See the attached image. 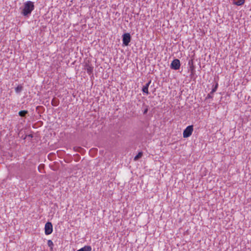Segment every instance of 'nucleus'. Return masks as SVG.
<instances>
[{
    "label": "nucleus",
    "instance_id": "1",
    "mask_svg": "<svg viewBox=\"0 0 251 251\" xmlns=\"http://www.w3.org/2000/svg\"><path fill=\"white\" fill-rule=\"evenodd\" d=\"M34 9V3L31 1H27L24 4L21 14L24 16H28L31 14Z\"/></svg>",
    "mask_w": 251,
    "mask_h": 251
},
{
    "label": "nucleus",
    "instance_id": "2",
    "mask_svg": "<svg viewBox=\"0 0 251 251\" xmlns=\"http://www.w3.org/2000/svg\"><path fill=\"white\" fill-rule=\"evenodd\" d=\"M193 126L191 125L186 127V128L184 130L183 132V137L184 138H188L190 137L193 132Z\"/></svg>",
    "mask_w": 251,
    "mask_h": 251
},
{
    "label": "nucleus",
    "instance_id": "3",
    "mask_svg": "<svg viewBox=\"0 0 251 251\" xmlns=\"http://www.w3.org/2000/svg\"><path fill=\"white\" fill-rule=\"evenodd\" d=\"M131 36L129 33H126L122 35L123 44L125 46H127L131 41Z\"/></svg>",
    "mask_w": 251,
    "mask_h": 251
},
{
    "label": "nucleus",
    "instance_id": "4",
    "mask_svg": "<svg viewBox=\"0 0 251 251\" xmlns=\"http://www.w3.org/2000/svg\"><path fill=\"white\" fill-rule=\"evenodd\" d=\"M53 231L52 225L50 222H47L45 226V233L46 235L50 234Z\"/></svg>",
    "mask_w": 251,
    "mask_h": 251
},
{
    "label": "nucleus",
    "instance_id": "5",
    "mask_svg": "<svg viewBox=\"0 0 251 251\" xmlns=\"http://www.w3.org/2000/svg\"><path fill=\"white\" fill-rule=\"evenodd\" d=\"M180 61L178 59H174L171 63L170 67L172 69L175 70H177L180 68Z\"/></svg>",
    "mask_w": 251,
    "mask_h": 251
},
{
    "label": "nucleus",
    "instance_id": "6",
    "mask_svg": "<svg viewBox=\"0 0 251 251\" xmlns=\"http://www.w3.org/2000/svg\"><path fill=\"white\" fill-rule=\"evenodd\" d=\"M84 68L89 75L93 74L94 67L89 62L85 63Z\"/></svg>",
    "mask_w": 251,
    "mask_h": 251
},
{
    "label": "nucleus",
    "instance_id": "7",
    "mask_svg": "<svg viewBox=\"0 0 251 251\" xmlns=\"http://www.w3.org/2000/svg\"><path fill=\"white\" fill-rule=\"evenodd\" d=\"M151 81L150 80L148 83L146 84L142 88V91L143 93H146V94H149L148 88L149 87L151 83Z\"/></svg>",
    "mask_w": 251,
    "mask_h": 251
},
{
    "label": "nucleus",
    "instance_id": "8",
    "mask_svg": "<svg viewBox=\"0 0 251 251\" xmlns=\"http://www.w3.org/2000/svg\"><path fill=\"white\" fill-rule=\"evenodd\" d=\"M91 250L92 248L90 246H85L78 250L77 251H91Z\"/></svg>",
    "mask_w": 251,
    "mask_h": 251
},
{
    "label": "nucleus",
    "instance_id": "9",
    "mask_svg": "<svg viewBox=\"0 0 251 251\" xmlns=\"http://www.w3.org/2000/svg\"><path fill=\"white\" fill-rule=\"evenodd\" d=\"M245 0H237L236 1H234L233 3L235 5L240 6L243 5L245 3Z\"/></svg>",
    "mask_w": 251,
    "mask_h": 251
},
{
    "label": "nucleus",
    "instance_id": "10",
    "mask_svg": "<svg viewBox=\"0 0 251 251\" xmlns=\"http://www.w3.org/2000/svg\"><path fill=\"white\" fill-rule=\"evenodd\" d=\"M47 244H48V246L50 247V250L51 251H52L53 248V246H54V244H53V242L51 240H49L48 241Z\"/></svg>",
    "mask_w": 251,
    "mask_h": 251
},
{
    "label": "nucleus",
    "instance_id": "11",
    "mask_svg": "<svg viewBox=\"0 0 251 251\" xmlns=\"http://www.w3.org/2000/svg\"><path fill=\"white\" fill-rule=\"evenodd\" d=\"M28 111L27 110H22L19 112V115L21 117H25Z\"/></svg>",
    "mask_w": 251,
    "mask_h": 251
},
{
    "label": "nucleus",
    "instance_id": "12",
    "mask_svg": "<svg viewBox=\"0 0 251 251\" xmlns=\"http://www.w3.org/2000/svg\"><path fill=\"white\" fill-rule=\"evenodd\" d=\"M23 90V87L21 85H18L15 88V90L16 93H20Z\"/></svg>",
    "mask_w": 251,
    "mask_h": 251
},
{
    "label": "nucleus",
    "instance_id": "13",
    "mask_svg": "<svg viewBox=\"0 0 251 251\" xmlns=\"http://www.w3.org/2000/svg\"><path fill=\"white\" fill-rule=\"evenodd\" d=\"M218 87V83L217 82L214 86H213L212 90L211 92V93H214L217 91V89Z\"/></svg>",
    "mask_w": 251,
    "mask_h": 251
},
{
    "label": "nucleus",
    "instance_id": "14",
    "mask_svg": "<svg viewBox=\"0 0 251 251\" xmlns=\"http://www.w3.org/2000/svg\"><path fill=\"white\" fill-rule=\"evenodd\" d=\"M143 153L142 152H139L134 158V160H137L138 159L141 158L142 156Z\"/></svg>",
    "mask_w": 251,
    "mask_h": 251
},
{
    "label": "nucleus",
    "instance_id": "15",
    "mask_svg": "<svg viewBox=\"0 0 251 251\" xmlns=\"http://www.w3.org/2000/svg\"><path fill=\"white\" fill-rule=\"evenodd\" d=\"M213 93H211V92L208 94L206 97V99H212L213 98Z\"/></svg>",
    "mask_w": 251,
    "mask_h": 251
},
{
    "label": "nucleus",
    "instance_id": "16",
    "mask_svg": "<svg viewBox=\"0 0 251 251\" xmlns=\"http://www.w3.org/2000/svg\"><path fill=\"white\" fill-rule=\"evenodd\" d=\"M148 107H147L143 111V114H146L147 112H148Z\"/></svg>",
    "mask_w": 251,
    "mask_h": 251
},
{
    "label": "nucleus",
    "instance_id": "17",
    "mask_svg": "<svg viewBox=\"0 0 251 251\" xmlns=\"http://www.w3.org/2000/svg\"><path fill=\"white\" fill-rule=\"evenodd\" d=\"M53 100H52V101H51V103H52V104L53 105H54V106H56V105H57L56 104H54L53 103Z\"/></svg>",
    "mask_w": 251,
    "mask_h": 251
},
{
    "label": "nucleus",
    "instance_id": "18",
    "mask_svg": "<svg viewBox=\"0 0 251 251\" xmlns=\"http://www.w3.org/2000/svg\"><path fill=\"white\" fill-rule=\"evenodd\" d=\"M28 137H31L32 138V135L31 134H29L27 135Z\"/></svg>",
    "mask_w": 251,
    "mask_h": 251
},
{
    "label": "nucleus",
    "instance_id": "19",
    "mask_svg": "<svg viewBox=\"0 0 251 251\" xmlns=\"http://www.w3.org/2000/svg\"><path fill=\"white\" fill-rule=\"evenodd\" d=\"M39 167H40V166H39V167H38V169H39V172H41V170H40V168H39Z\"/></svg>",
    "mask_w": 251,
    "mask_h": 251
}]
</instances>
